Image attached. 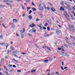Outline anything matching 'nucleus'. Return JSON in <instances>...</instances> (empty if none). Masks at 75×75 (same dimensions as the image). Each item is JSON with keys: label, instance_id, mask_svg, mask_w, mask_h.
I'll return each mask as SVG.
<instances>
[{"label": "nucleus", "instance_id": "69168bd1", "mask_svg": "<svg viewBox=\"0 0 75 75\" xmlns=\"http://www.w3.org/2000/svg\"><path fill=\"white\" fill-rule=\"evenodd\" d=\"M13 68H16V65H13Z\"/></svg>", "mask_w": 75, "mask_h": 75}, {"label": "nucleus", "instance_id": "4c0bfd02", "mask_svg": "<svg viewBox=\"0 0 75 75\" xmlns=\"http://www.w3.org/2000/svg\"><path fill=\"white\" fill-rule=\"evenodd\" d=\"M31 13H32V11L31 10L29 12V14H31Z\"/></svg>", "mask_w": 75, "mask_h": 75}, {"label": "nucleus", "instance_id": "79ce46f5", "mask_svg": "<svg viewBox=\"0 0 75 75\" xmlns=\"http://www.w3.org/2000/svg\"><path fill=\"white\" fill-rule=\"evenodd\" d=\"M16 36H17V37H19V34H18L17 33H16Z\"/></svg>", "mask_w": 75, "mask_h": 75}, {"label": "nucleus", "instance_id": "dca6fc26", "mask_svg": "<svg viewBox=\"0 0 75 75\" xmlns=\"http://www.w3.org/2000/svg\"><path fill=\"white\" fill-rule=\"evenodd\" d=\"M6 4H7V5H8V6H9L11 7H12V6H11V5L9 3H6Z\"/></svg>", "mask_w": 75, "mask_h": 75}, {"label": "nucleus", "instance_id": "3c124183", "mask_svg": "<svg viewBox=\"0 0 75 75\" xmlns=\"http://www.w3.org/2000/svg\"><path fill=\"white\" fill-rule=\"evenodd\" d=\"M4 43H0V45H4Z\"/></svg>", "mask_w": 75, "mask_h": 75}, {"label": "nucleus", "instance_id": "aec40b11", "mask_svg": "<svg viewBox=\"0 0 75 75\" xmlns=\"http://www.w3.org/2000/svg\"><path fill=\"white\" fill-rule=\"evenodd\" d=\"M66 4V5L67 6L69 9L70 10H71V7H70V6L67 5V4Z\"/></svg>", "mask_w": 75, "mask_h": 75}, {"label": "nucleus", "instance_id": "de8ad7c7", "mask_svg": "<svg viewBox=\"0 0 75 75\" xmlns=\"http://www.w3.org/2000/svg\"><path fill=\"white\" fill-rule=\"evenodd\" d=\"M0 6H1V7H4V6H3V5H2L1 4Z\"/></svg>", "mask_w": 75, "mask_h": 75}, {"label": "nucleus", "instance_id": "a19ab883", "mask_svg": "<svg viewBox=\"0 0 75 75\" xmlns=\"http://www.w3.org/2000/svg\"><path fill=\"white\" fill-rule=\"evenodd\" d=\"M17 72H21V70H18L17 71Z\"/></svg>", "mask_w": 75, "mask_h": 75}, {"label": "nucleus", "instance_id": "e2e57ef3", "mask_svg": "<svg viewBox=\"0 0 75 75\" xmlns=\"http://www.w3.org/2000/svg\"><path fill=\"white\" fill-rule=\"evenodd\" d=\"M36 21H39V20H38V19H37Z\"/></svg>", "mask_w": 75, "mask_h": 75}, {"label": "nucleus", "instance_id": "49530a36", "mask_svg": "<svg viewBox=\"0 0 75 75\" xmlns=\"http://www.w3.org/2000/svg\"><path fill=\"white\" fill-rule=\"evenodd\" d=\"M68 68V67H64V69H66Z\"/></svg>", "mask_w": 75, "mask_h": 75}, {"label": "nucleus", "instance_id": "09e8293b", "mask_svg": "<svg viewBox=\"0 0 75 75\" xmlns=\"http://www.w3.org/2000/svg\"><path fill=\"white\" fill-rule=\"evenodd\" d=\"M69 13L70 14V16H71V17H73V15H72V14H71L70 13Z\"/></svg>", "mask_w": 75, "mask_h": 75}, {"label": "nucleus", "instance_id": "6ab92c4d", "mask_svg": "<svg viewBox=\"0 0 75 75\" xmlns=\"http://www.w3.org/2000/svg\"><path fill=\"white\" fill-rule=\"evenodd\" d=\"M28 18L29 19L31 20V19H32V16H31V15L29 16Z\"/></svg>", "mask_w": 75, "mask_h": 75}, {"label": "nucleus", "instance_id": "ea45409f", "mask_svg": "<svg viewBox=\"0 0 75 75\" xmlns=\"http://www.w3.org/2000/svg\"><path fill=\"white\" fill-rule=\"evenodd\" d=\"M23 32H25V28H23Z\"/></svg>", "mask_w": 75, "mask_h": 75}, {"label": "nucleus", "instance_id": "9b49d317", "mask_svg": "<svg viewBox=\"0 0 75 75\" xmlns=\"http://www.w3.org/2000/svg\"><path fill=\"white\" fill-rule=\"evenodd\" d=\"M11 24H12V25H11V28H15V26H14V24L13 23H10L9 24V25H11Z\"/></svg>", "mask_w": 75, "mask_h": 75}, {"label": "nucleus", "instance_id": "5701e85b", "mask_svg": "<svg viewBox=\"0 0 75 75\" xmlns=\"http://www.w3.org/2000/svg\"><path fill=\"white\" fill-rule=\"evenodd\" d=\"M20 32L21 33V34H23V33H24L22 30H20Z\"/></svg>", "mask_w": 75, "mask_h": 75}, {"label": "nucleus", "instance_id": "7c9ffc66", "mask_svg": "<svg viewBox=\"0 0 75 75\" xmlns=\"http://www.w3.org/2000/svg\"><path fill=\"white\" fill-rule=\"evenodd\" d=\"M3 38V36L2 35H1L0 36V39H2Z\"/></svg>", "mask_w": 75, "mask_h": 75}, {"label": "nucleus", "instance_id": "13d9d810", "mask_svg": "<svg viewBox=\"0 0 75 75\" xmlns=\"http://www.w3.org/2000/svg\"><path fill=\"white\" fill-rule=\"evenodd\" d=\"M38 26H39L40 28H42V26H40V25H38Z\"/></svg>", "mask_w": 75, "mask_h": 75}, {"label": "nucleus", "instance_id": "e433bc0d", "mask_svg": "<svg viewBox=\"0 0 75 75\" xmlns=\"http://www.w3.org/2000/svg\"><path fill=\"white\" fill-rule=\"evenodd\" d=\"M47 29L48 31H49L50 29V28L49 27H47Z\"/></svg>", "mask_w": 75, "mask_h": 75}, {"label": "nucleus", "instance_id": "a18cd8bd", "mask_svg": "<svg viewBox=\"0 0 75 75\" xmlns=\"http://www.w3.org/2000/svg\"><path fill=\"white\" fill-rule=\"evenodd\" d=\"M62 62V66H64V62Z\"/></svg>", "mask_w": 75, "mask_h": 75}, {"label": "nucleus", "instance_id": "680f3d73", "mask_svg": "<svg viewBox=\"0 0 75 75\" xmlns=\"http://www.w3.org/2000/svg\"><path fill=\"white\" fill-rule=\"evenodd\" d=\"M73 9L74 10H75V7H74V6H73Z\"/></svg>", "mask_w": 75, "mask_h": 75}, {"label": "nucleus", "instance_id": "b1692460", "mask_svg": "<svg viewBox=\"0 0 75 75\" xmlns=\"http://www.w3.org/2000/svg\"><path fill=\"white\" fill-rule=\"evenodd\" d=\"M21 6L23 10H24V6H23V4H21Z\"/></svg>", "mask_w": 75, "mask_h": 75}, {"label": "nucleus", "instance_id": "a211bd4d", "mask_svg": "<svg viewBox=\"0 0 75 75\" xmlns=\"http://www.w3.org/2000/svg\"><path fill=\"white\" fill-rule=\"evenodd\" d=\"M17 21H17V19H13V23H15L16 22H17Z\"/></svg>", "mask_w": 75, "mask_h": 75}, {"label": "nucleus", "instance_id": "473e14b6", "mask_svg": "<svg viewBox=\"0 0 75 75\" xmlns=\"http://www.w3.org/2000/svg\"><path fill=\"white\" fill-rule=\"evenodd\" d=\"M48 60L47 59L45 60L44 61V62L45 63L48 62Z\"/></svg>", "mask_w": 75, "mask_h": 75}, {"label": "nucleus", "instance_id": "c85d7f7f", "mask_svg": "<svg viewBox=\"0 0 75 75\" xmlns=\"http://www.w3.org/2000/svg\"><path fill=\"white\" fill-rule=\"evenodd\" d=\"M32 9L33 11H36V9L34 8H32Z\"/></svg>", "mask_w": 75, "mask_h": 75}, {"label": "nucleus", "instance_id": "c756f323", "mask_svg": "<svg viewBox=\"0 0 75 75\" xmlns=\"http://www.w3.org/2000/svg\"><path fill=\"white\" fill-rule=\"evenodd\" d=\"M31 8L30 7H27V11H28V10H30V9Z\"/></svg>", "mask_w": 75, "mask_h": 75}, {"label": "nucleus", "instance_id": "72a5a7b5", "mask_svg": "<svg viewBox=\"0 0 75 75\" xmlns=\"http://www.w3.org/2000/svg\"><path fill=\"white\" fill-rule=\"evenodd\" d=\"M10 52V51H9V50H8L7 51V54H9V53Z\"/></svg>", "mask_w": 75, "mask_h": 75}, {"label": "nucleus", "instance_id": "423d86ee", "mask_svg": "<svg viewBox=\"0 0 75 75\" xmlns=\"http://www.w3.org/2000/svg\"><path fill=\"white\" fill-rule=\"evenodd\" d=\"M31 31H32V32H33V33H36V30L34 29V28H33L29 31V32H30Z\"/></svg>", "mask_w": 75, "mask_h": 75}, {"label": "nucleus", "instance_id": "8fccbe9b", "mask_svg": "<svg viewBox=\"0 0 75 75\" xmlns=\"http://www.w3.org/2000/svg\"><path fill=\"white\" fill-rule=\"evenodd\" d=\"M58 50H61V48L60 47H58Z\"/></svg>", "mask_w": 75, "mask_h": 75}, {"label": "nucleus", "instance_id": "ddd939ff", "mask_svg": "<svg viewBox=\"0 0 75 75\" xmlns=\"http://www.w3.org/2000/svg\"><path fill=\"white\" fill-rule=\"evenodd\" d=\"M45 47L47 50H49V51H51V49H50V48H49L48 46H45Z\"/></svg>", "mask_w": 75, "mask_h": 75}, {"label": "nucleus", "instance_id": "052dcab7", "mask_svg": "<svg viewBox=\"0 0 75 75\" xmlns=\"http://www.w3.org/2000/svg\"><path fill=\"white\" fill-rule=\"evenodd\" d=\"M50 36V35H47V36H45V37H49Z\"/></svg>", "mask_w": 75, "mask_h": 75}, {"label": "nucleus", "instance_id": "58836bf2", "mask_svg": "<svg viewBox=\"0 0 75 75\" xmlns=\"http://www.w3.org/2000/svg\"><path fill=\"white\" fill-rule=\"evenodd\" d=\"M48 25V24L47 23H46L45 24V26L46 27H47V25Z\"/></svg>", "mask_w": 75, "mask_h": 75}, {"label": "nucleus", "instance_id": "9d476101", "mask_svg": "<svg viewBox=\"0 0 75 75\" xmlns=\"http://www.w3.org/2000/svg\"><path fill=\"white\" fill-rule=\"evenodd\" d=\"M35 71H36V69H33L31 70L30 72L31 74H34L35 72Z\"/></svg>", "mask_w": 75, "mask_h": 75}, {"label": "nucleus", "instance_id": "0e129e2a", "mask_svg": "<svg viewBox=\"0 0 75 75\" xmlns=\"http://www.w3.org/2000/svg\"><path fill=\"white\" fill-rule=\"evenodd\" d=\"M5 72L6 74H8V72H7V71H5Z\"/></svg>", "mask_w": 75, "mask_h": 75}, {"label": "nucleus", "instance_id": "1a4fd4ad", "mask_svg": "<svg viewBox=\"0 0 75 75\" xmlns=\"http://www.w3.org/2000/svg\"><path fill=\"white\" fill-rule=\"evenodd\" d=\"M43 6L45 7V9H46V10H50V8L49 7H46V6L45 4H44Z\"/></svg>", "mask_w": 75, "mask_h": 75}, {"label": "nucleus", "instance_id": "cd10ccee", "mask_svg": "<svg viewBox=\"0 0 75 75\" xmlns=\"http://www.w3.org/2000/svg\"><path fill=\"white\" fill-rule=\"evenodd\" d=\"M61 68L62 70H64V67H63V66H61Z\"/></svg>", "mask_w": 75, "mask_h": 75}, {"label": "nucleus", "instance_id": "bb28decb", "mask_svg": "<svg viewBox=\"0 0 75 75\" xmlns=\"http://www.w3.org/2000/svg\"><path fill=\"white\" fill-rule=\"evenodd\" d=\"M70 37L71 39H73V40H75V39L74 38V37L71 36H70Z\"/></svg>", "mask_w": 75, "mask_h": 75}, {"label": "nucleus", "instance_id": "412c9836", "mask_svg": "<svg viewBox=\"0 0 75 75\" xmlns=\"http://www.w3.org/2000/svg\"><path fill=\"white\" fill-rule=\"evenodd\" d=\"M56 74H57V75H60V74L58 71H56L55 72Z\"/></svg>", "mask_w": 75, "mask_h": 75}, {"label": "nucleus", "instance_id": "c03bdc74", "mask_svg": "<svg viewBox=\"0 0 75 75\" xmlns=\"http://www.w3.org/2000/svg\"><path fill=\"white\" fill-rule=\"evenodd\" d=\"M22 54H23V55H25L26 54H27L26 53H24V52H22Z\"/></svg>", "mask_w": 75, "mask_h": 75}, {"label": "nucleus", "instance_id": "7ed1b4c3", "mask_svg": "<svg viewBox=\"0 0 75 75\" xmlns=\"http://www.w3.org/2000/svg\"><path fill=\"white\" fill-rule=\"evenodd\" d=\"M64 14L66 18H67V20H69V21L70 20L68 18V17H69V16L68 15V14H67V12H64Z\"/></svg>", "mask_w": 75, "mask_h": 75}, {"label": "nucleus", "instance_id": "2eb2a0df", "mask_svg": "<svg viewBox=\"0 0 75 75\" xmlns=\"http://www.w3.org/2000/svg\"><path fill=\"white\" fill-rule=\"evenodd\" d=\"M13 61L14 62H17V63H18V61L16 60V59H15L14 58H13Z\"/></svg>", "mask_w": 75, "mask_h": 75}, {"label": "nucleus", "instance_id": "603ef678", "mask_svg": "<svg viewBox=\"0 0 75 75\" xmlns=\"http://www.w3.org/2000/svg\"><path fill=\"white\" fill-rule=\"evenodd\" d=\"M32 4L33 6H35V4H34V3H33V2H32Z\"/></svg>", "mask_w": 75, "mask_h": 75}, {"label": "nucleus", "instance_id": "a878e982", "mask_svg": "<svg viewBox=\"0 0 75 75\" xmlns=\"http://www.w3.org/2000/svg\"><path fill=\"white\" fill-rule=\"evenodd\" d=\"M27 35H29V36H30V37H33V35H32L31 34H30V33H28V34H27Z\"/></svg>", "mask_w": 75, "mask_h": 75}, {"label": "nucleus", "instance_id": "6e6d98bb", "mask_svg": "<svg viewBox=\"0 0 75 75\" xmlns=\"http://www.w3.org/2000/svg\"><path fill=\"white\" fill-rule=\"evenodd\" d=\"M43 30H45L46 29V28L45 27L43 28Z\"/></svg>", "mask_w": 75, "mask_h": 75}, {"label": "nucleus", "instance_id": "0eeeda50", "mask_svg": "<svg viewBox=\"0 0 75 75\" xmlns=\"http://www.w3.org/2000/svg\"><path fill=\"white\" fill-rule=\"evenodd\" d=\"M35 25L33 23H32L31 25H29V27L31 28H33V27H35Z\"/></svg>", "mask_w": 75, "mask_h": 75}, {"label": "nucleus", "instance_id": "f03ea898", "mask_svg": "<svg viewBox=\"0 0 75 75\" xmlns=\"http://www.w3.org/2000/svg\"><path fill=\"white\" fill-rule=\"evenodd\" d=\"M70 28V30L71 32H74L75 31V29H74V28L73 25H69Z\"/></svg>", "mask_w": 75, "mask_h": 75}, {"label": "nucleus", "instance_id": "f8f14e48", "mask_svg": "<svg viewBox=\"0 0 75 75\" xmlns=\"http://www.w3.org/2000/svg\"><path fill=\"white\" fill-rule=\"evenodd\" d=\"M20 35H21L22 38H24V34L20 33Z\"/></svg>", "mask_w": 75, "mask_h": 75}, {"label": "nucleus", "instance_id": "774afa93", "mask_svg": "<svg viewBox=\"0 0 75 75\" xmlns=\"http://www.w3.org/2000/svg\"><path fill=\"white\" fill-rule=\"evenodd\" d=\"M72 13H73V14H74V16H75V13L74 12H72Z\"/></svg>", "mask_w": 75, "mask_h": 75}, {"label": "nucleus", "instance_id": "f3484780", "mask_svg": "<svg viewBox=\"0 0 75 75\" xmlns=\"http://www.w3.org/2000/svg\"><path fill=\"white\" fill-rule=\"evenodd\" d=\"M51 9L53 12H54L55 11H56V10L54 9V8H51Z\"/></svg>", "mask_w": 75, "mask_h": 75}, {"label": "nucleus", "instance_id": "4be33fe9", "mask_svg": "<svg viewBox=\"0 0 75 75\" xmlns=\"http://www.w3.org/2000/svg\"><path fill=\"white\" fill-rule=\"evenodd\" d=\"M5 46L6 47V49H7V47H8V45L7 44H5Z\"/></svg>", "mask_w": 75, "mask_h": 75}, {"label": "nucleus", "instance_id": "4468645a", "mask_svg": "<svg viewBox=\"0 0 75 75\" xmlns=\"http://www.w3.org/2000/svg\"><path fill=\"white\" fill-rule=\"evenodd\" d=\"M60 10L61 11H63V10H64V8L62 7H60Z\"/></svg>", "mask_w": 75, "mask_h": 75}, {"label": "nucleus", "instance_id": "393cba45", "mask_svg": "<svg viewBox=\"0 0 75 75\" xmlns=\"http://www.w3.org/2000/svg\"><path fill=\"white\" fill-rule=\"evenodd\" d=\"M4 68L7 71H8V70L7 69V68H6V66H4Z\"/></svg>", "mask_w": 75, "mask_h": 75}, {"label": "nucleus", "instance_id": "c9c22d12", "mask_svg": "<svg viewBox=\"0 0 75 75\" xmlns=\"http://www.w3.org/2000/svg\"><path fill=\"white\" fill-rule=\"evenodd\" d=\"M66 42H67V44H69V45H71V44L68 41H67Z\"/></svg>", "mask_w": 75, "mask_h": 75}, {"label": "nucleus", "instance_id": "4d7b16f0", "mask_svg": "<svg viewBox=\"0 0 75 75\" xmlns=\"http://www.w3.org/2000/svg\"><path fill=\"white\" fill-rule=\"evenodd\" d=\"M40 26H41V27H42V23H40Z\"/></svg>", "mask_w": 75, "mask_h": 75}, {"label": "nucleus", "instance_id": "f704fd0d", "mask_svg": "<svg viewBox=\"0 0 75 75\" xmlns=\"http://www.w3.org/2000/svg\"><path fill=\"white\" fill-rule=\"evenodd\" d=\"M11 49H12V50H14V47H11Z\"/></svg>", "mask_w": 75, "mask_h": 75}, {"label": "nucleus", "instance_id": "338daca9", "mask_svg": "<svg viewBox=\"0 0 75 75\" xmlns=\"http://www.w3.org/2000/svg\"><path fill=\"white\" fill-rule=\"evenodd\" d=\"M8 58V57H7V56H6L5 57V58H6V59H7Z\"/></svg>", "mask_w": 75, "mask_h": 75}, {"label": "nucleus", "instance_id": "f257e3e1", "mask_svg": "<svg viewBox=\"0 0 75 75\" xmlns=\"http://www.w3.org/2000/svg\"><path fill=\"white\" fill-rule=\"evenodd\" d=\"M60 55H63V56H66V57H69V55L67 54H66L63 52H61L60 53Z\"/></svg>", "mask_w": 75, "mask_h": 75}, {"label": "nucleus", "instance_id": "39448f33", "mask_svg": "<svg viewBox=\"0 0 75 75\" xmlns=\"http://www.w3.org/2000/svg\"><path fill=\"white\" fill-rule=\"evenodd\" d=\"M56 33L57 34V35H61V30L57 29L56 30Z\"/></svg>", "mask_w": 75, "mask_h": 75}, {"label": "nucleus", "instance_id": "864d4df0", "mask_svg": "<svg viewBox=\"0 0 75 75\" xmlns=\"http://www.w3.org/2000/svg\"><path fill=\"white\" fill-rule=\"evenodd\" d=\"M40 16L41 18H42V17H43V15H42V14H40Z\"/></svg>", "mask_w": 75, "mask_h": 75}, {"label": "nucleus", "instance_id": "6e6552de", "mask_svg": "<svg viewBox=\"0 0 75 75\" xmlns=\"http://www.w3.org/2000/svg\"><path fill=\"white\" fill-rule=\"evenodd\" d=\"M19 52V51L18 50H17L13 52V54H17Z\"/></svg>", "mask_w": 75, "mask_h": 75}, {"label": "nucleus", "instance_id": "bf43d9fd", "mask_svg": "<svg viewBox=\"0 0 75 75\" xmlns=\"http://www.w3.org/2000/svg\"><path fill=\"white\" fill-rule=\"evenodd\" d=\"M30 2V1L29 0H27L26 1V2H27V3H28V2Z\"/></svg>", "mask_w": 75, "mask_h": 75}, {"label": "nucleus", "instance_id": "5fc2aeb1", "mask_svg": "<svg viewBox=\"0 0 75 75\" xmlns=\"http://www.w3.org/2000/svg\"><path fill=\"white\" fill-rule=\"evenodd\" d=\"M35 46L37 47V48H39V47L37 45H35Z\"/></svg>", "mask_w": 75, "mask_h": 75}, {"label": "nucleus", "instance_id": "20e7f679", "mask_svg": "<svg viewBox=\"0 0 75 75\" xmlns=\"http://www.w3.org/2000/svg\"><path fill=\"white\" fill-rule=\"evenodd\" d=\"M39 9L41 11H42V10L44 9L43 7H42V4H40L38 7Z\"/></svg>", "mask_w": 75, "mask_h": 75}, {"label": "nucleus", "instance_id": "2f4dec72", "mask_svg": "<svg viewBox=\"0 0 75 75\" xmlns=\"http://www.w3.org/2000/svg\"><path fill=\"white\" fill-rule=\"evenodd\" d=\"M13 56H14V57H16V58H18V56H17V55H16V54H13Z\"/></svg>", "mask_w": 75, "mask_h": 75}, {"label": "nucleus", "instance_id": "37998d69", "mask_svg": "<svg viewBox=\"0 0 75 75\" xmlns=\"http://www.w3.org/2000/svg\"><path fill=\"white\" fill-rule=\"evenodd\" d=\"M8 67H12V65L11 64V65H8Z\"/></svg>", "mask_w": 75, "mask_h": 75}]
</instances>
